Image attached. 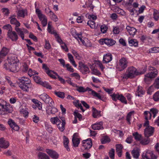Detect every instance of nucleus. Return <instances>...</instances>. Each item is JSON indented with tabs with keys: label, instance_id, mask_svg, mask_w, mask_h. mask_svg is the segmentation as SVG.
Here are the masks:
<instances>
[{
	"label": "nucleus",
	"instance_id": "f257e3e1",
	"mask_svg": "<svg viewBox=\"0 0 159 159\" xmlns=\"http://www.w3.org/2000/svg\"><path fill=\"white\" fill-rule=\"evenodd\" d=\"M17 83L19 87L24 91L28 92L29 89L32 87V84L30 79L25 76L19 78Z\"/></svg>",
	"mask_w": 159,
	"mask_h": 159
},
{
	"label": "nucleus",
	"instance_id": "f03ea898",
	"mask_svg": "<svg viewBox=\"0 0 159 159\" xmlns=\"http://www.w3.org/2000/svg\"><path fill=\"white\" fill-rule=\"evenodd\" d=\"M146 71V69H144L143 71H138L133 66L129 67L127 70L126 74L124 75L123 78L125 79L134 78L136 76L143 74Z\"/></svg>",
	"mask_w": 159,
	"mask_h": 159
},
{
	"label": "nucleus",
	"instance_id": "7ed1b4c3",
	"mask_svg": "<svg viewBox=\"0 0 159 159\" xmlns=\"http://www.w3.org/2000/svg\"><path fill=\"white\" fill-rule=\"evenodd\" d=\"M11 109L10 105L7 103L6 101L3 99H0V114L3 115L4 113V111H7L10 113L11 112Z\"/></svg>",
	"mask_w": 159,
	"mask_h": 159
},
{
	"label": "nucleus",
	"instance_id": "20e7f679",
	"mask_svg": "<svg viewBox=\"0 0 159 159\" xmlns=\"http://www.w3.org/2000/svg\"><path fill=\"white\" fill-rule=\"evenodd\" d=\"M128 61L125 58L122 57L119 60L117 66V69L118 70L121 71L128 66Z\"/></svg>",
	"mask_w": 159,
	"mask_h": 159
},
{
	"label": "nucleus",
	"instance_id": "39448f33",
	"mask_svg": "<svg viewBox=\"0 0 159 159\" xmlns=\"http://www.w3.org/2000/svg\"><path fill=\"white\" fill-rule=\"evenodd\" d=\"M39 97L46 103L49 104L51 107L53 106L54 104L53 100L46 93H44L41 94Z\"/></svg>",
	"mask_w": 159,
	"mask_h": 159
},
{
	"label": "nucleus",
	"instance_id": "423d86ee",
	"mask_svg": "<svg viewBox=\"0 0 159 159\" xmlns=\"http://www.w3.org/2000/svg\"><path fill=\"white\" fill-rule=\"evenodd\" d=\"M111 96L113 101H116L117 100H118L125 104H126L127 103L125 98L122 94H119L114 93L111 95Z\"/></svg>",
	"mask_w": 159,
	"mask_h": 159
},
{
	"label": "nucleus",
	"instance_id": "0eeeda50",
	"mask_svg": "<svg viewBox=\"0 0 159 159\" xmlns=\"http://www.w3.org/2000/svg\"><path fill=\"white\" fill-rule=\"evenodd\" d=\"M142 159H157V157L154 155L152 151L148 150L142 154Z\"/></svg>",
	"mask_w": 159,
	"mask_h": 159
},
{
	"label": "nucleus",
	"instance_id": "6e6552de",
	"mask_svg": "<svg viewBox=\"0 0 159 159\" xmlns=\"http://www.w3.org/2000/svg\"><path fill=\"white\" fill-rule=\"evenodd\" d=\"M79 70L83 74H86L89 72V69L88 66L82 62H79Z\"/></svg>",
	"mask_w": 159,
	"mask_h": 159
},
{
	"label": "nucleus",
	"instance_id": "1a4fd4ad",
	"mask_svg": "<svg viewBox=\"0 0 159 159\" xmlns=\"http://www.w3.org/2000/svg\"><path fill=\"white\" fill-rule=\"evenodd\" d=\"M148 69L150 70H152V71L146 74L147 77H150L151 79L155 77L157 75L158 72L157 70L154 67L152 66H149L148 67Z\"/></svg>",
	"mask_w": 159,
	"mask_h": 159
},
{
	"label": "nucleus",
	"instance_id": "9d476101",
	"mask_svg": "<svg viewBox=\"0 0 159 159\" xmlns=\"http://www.w3.org/2000/svg\"><path fill=\"white\" fill-rule=\"evenodd\" d=\"M9 49L3 47L0 52V63L3 60L5 57L9 52Z\"/></svg>",
	"mask_w": 159,
	"mask_h": 159
},
{
	"label": "nucleus",
	"instance_id": "9b49d317",
	"mask_svg": "<svg viewBox=\"0 0 159 159\" xmlns=\"http://www.w3.org/2000/svg\"><path fill=\"white\" fill-rule=\"evenodd\" d=\"M154 131V128L150 126H148V127L146 128L144 131V133L145 137H149L152 135Z\"/></svg>",
	"mask_w": 159,
	"mask_h": 159
},
{
	"label": "nucleus",
	"instance_id": "f8f14e48",
	"mask_svg": "<svg viewBox=\"0 0 159 159\" xmlns=\"http://www.w3.org/2000/svg\"><path fill=\"white\" fill-rule=\"evenodd\" d=\"M46 152L53 159H57L59 157V154L55 151L49 149H46Z\"/></svg>",
	"mask_w": 159,
	"mask_h": 159
},
{
	"label": "nucleus",
	"instance_id": "ddd939ff",
	"mask_svg": "<svg viewBox=\"0 0 159 159\" xmlns=\"http://www.w3.org/2000/svg\"><path fill=\"white\" fill-rule=\"evenodd\" d=\"M83 147L84 149H89L92 147V142L91 139L84 140L82 142Z\"/></svg>",
	"mask_w": 159,
	"mask_h": 159
},
{
	"label": "nucleus",
	"instance_id": "4468645a",
	"mask_svg": "<svg viewBox=\"0 0 159 159\" xmlns=\"http://www.w3.org/2000/svg\"><path fill=\"white\" fill-rule=\"evenodd\" d=\"M8 37L13 41H16L18 39V36L15 31H9L7 32Z\"/></svg>",
	"mask_w": 159,
	"mask_h": 159
},
{
	"label": "nucleus",
	"instance_id": "2eb2a0df",
	"mask_svg": "<svg viewBox=\"0 0 159 159\" xmlns=\"http://www.w3.org/2000/svg\"><path fill=\"white\" fill-rule=\"evenodd\" d=\"M8 123L12 129L15 131H18L19 129V126L16 124L14 121L11 119H9L8 121Z\"/></svg>",
	"mask_w": 159,
	"mask_h": 159
},
{
	"label": "nucleus",
	"instance_id": "dca6fc26",
	"mask_svg": "<svg viewBox=\"0 0 159 159\" xmlns=\"http://www.w3.org/2000/svg\"><path fill=\"white\" fill-rule=\"evenodd\" d=\"M112 56L110 53H107L103 55L102 62L103 63H107L110 62L112 60Z\"/></svg>",
	"mask_w": 159,
	"mask_h": 159
},
{
	"label": "nucleus",
	"instance_id": "f3484780",
	"mask_svg": "<svg viewBox=\"0 0 159 159\" xmlns=\"http://www.w3.org/2000/svg\"><path fill=\"white\" fill-rule=\"evenodd\" d=\"M103 122L100 121L92 125V128L94 130H100L103 129L102 126Z\"/></svg>",
	"mask_w": 159,
	"mask_h": 159
},
{
	"label": "nucleus",
	"instance_id": "a211bd4d",
	"mask_svg": "<svg viewBox=\"0 0 159 159\" xmlns=\"http://www.w3.org/2000/svg\"><path fill=\"white\" fill-rule=\"evenodd\" d=\"M103 42L109 46H111L114 45L116 42L111 39L105 38L103 39Z\"/></svg>",
	"mask_w": 159,
	"mask_h": 159
},
{
	"label": "nucleus",
	"instance_id": "6ab92c4d",
	"mask_svg": "<svg viewBox=\"0 0 159 159\" xmlns=\"http://www.w3.org/2000/svg\"><path fill=\"white\" fill-rule=\"evenodd\" d=\"M45 10L47 11V13L49 15L52 20L55 22H57L58 21V19L57 16L51 10H50L49 8H48V9H45Z\"/></svg>",
	"mask_w": 159,
	"mask_h": 159
},
{
	"label": "nucleus",
	"instance_id": "aec40b11",
	"mask_svg": "<svg viewBox=\"0 0 159 159\" xmlns=\"http://www.w3.org/2000/svg\"><path fill=\"white\" fill-rule=\"evenodd\" d=\"M15 16L13 15L11 16L9 19H11L10 22L11 24H14L16 25L15 27H19L20 26V23L16 20L15 17Z\"/></svg>",
	"mask_w": 159,
	"mask_h": 159
},
{
	"label": "nucleus",
	"instance_id": "412c9836",
	"mask_svg": "<svg viewBox=\"0 0 159 159\" xmlns=\"http://www.w3.org/2000/svg\"><path fill=\"white\" fill-rule=\"evenodd\" d=\"M9 145L8 141L5 140L2 138L0 139V147L6 148L8 147Z\"/></svg>",
	"mask_w": 159,
	"mask_h": 159
},
{
	"label": "nucleus",
	"instance_id": "4be33fe9",
	"mask_svg": "<svg viewBox=\"0 0 159 159\" xmlns=\"http://www.w3.org/2000/svg\"><path fill=\"white\" fill-rule=\"evenodd\" d=\"M126 29L127 31L129 33L130 35L134 36L137 30L135 28L133 27H130L129 26H127Z\"/></svg>",
	"mask_w": 159,
	"mask_h": 159
},
{
	"label": "nucleus",
	"instance_id": "5701e85b",
	"mask_svg": "<svg viewBox=\"0 0 159 159\" xmlns=\"http://www.w3.org/2000/svg\"><path fill=\"white\" fill-rule=\"evenodd\" d=\"M145 93L143 88L141 86H139L137 88V90L135 93L136 96L138 97H142Z\"/></svg>",
	"mask_w": 159,
	"mask_h": 159
},
{
	"label": "nucleus",
	"instance_id": "b1692460",
	"mask_svg": "<svg viewBox=\"0 0 159 159\" xmlns=\"http://www.w3.org/2000/svg\"><path fill=\"white\" fill-rule=\"evenodd\" d=\"M116 151L117 153L118 156L119 157H120L121 156L122 149L123 148V146L121 144H117L116 145Z\"/></svg>",
	"mask_w": 159,
	"mask_h": 159
},
{
	"label": "nucleus",
	"instance_id": "393cba45",
	"mask_svg": "<svg viewBox=\"0 0 159 159\" xmlns=\"http://www.w3.org/2000/svg\"><path fill=\"white\" fill-rule=\"evenodd\" d=\"M69 141L68 139L66 136H64L63 138V143L64 147L68 151H70V150L69 147L68 143Z\"/></svg>",
	"mask_w": 159,
	"mask_h": 159
},
{
	"label": "nucleus",
	"instance_id": "a878e982",
	"mask_svg": "<svg viewBox=\"0 0 159 159\" xmlns=\"http://www.w3.org/2000/svg\"><path fill=\"white\" fill-rule=\"evenodd\" d=\"M17 67V66L16 64L14 63L13 62V63H11L10 64L9 70L13 72H17L18 70Z\"/></svg>",
	"mask_w": 159,
	"mask_h": 159
},
{
	"label": "nucleus",
	"instance_id": "bb28decb",
	"mask_svg": "<svg viewBox=\"0 0 159 159\" xmlns=\"http://www.w3.org/2000/svg\"><path fill=\"white\" fill-rule=\"evenodd\" d=\"M41 22V24L43 27L46 26L47 24V19L45 15H42L39 18Z\"/></svg>",
	"mask_w": 159,
	"mask_h": 159
},
{
	"label": "nucleus",
	"instance_id": "cd10ccee",
	"mask_svg": "<svg viewBox=\"0 0 159 159\" xmlns=\"http://www.w3.org/2000/svg\"><path fill=\"white\" fill-rule=\"evenodd\" d=\"M66 125V122H61L60 120L59 122L57 124V126L60 131H63L65 129V126Z\"/></svg>",
	"mask_w": 159,
	"mask_h": 159
},
{
	"label": "nucleus",
	"instance_id": "c85d7f7f",
	"mask_svg": "<svg viewBox=\"0 0 159 159\" xmlns=\"http://www.w3.org/2000/svg\"><path fill=\"white\" fill-rule=\"evenodd\" d=\"M27 10L26 9H22L18 11L17 13L18 16L24 18L25 15H27Z\"/></svg>",
	"mask_w": 159,
	"mask_h": 159
},
{
	"label": "nucleus",
	"instance_id": "c756f323",
	"mask_svg": "<svg viewBox=\"0 0 159 159\" xmlns=\"http://www.w3.org/2000/svg\"><path fill=\"white\" fill-rule=\"evenodd\" d=\"M128 43L129 45L131 46H134L135 47H138V42L136 39H131L128 40Z\"/></svg>",
	"mask_w": 159,
	"mask_h": 159
},
{
	"label": "nucleus",
	"instance_id": "7c9ffc66",
	"mask_svg": "<svg viewBox=\"0 0 159 159\" xmlns=\"http://www.w3.org/2000/svg\"><path fill=\"white\" fill-rule=\"evenodd\" d=\"M92 115L93 117L94 118H97L101 116L100 111H98L96 108L94 107L92 109Z\"/></svg>",
	"mask_w": 159,
	"mask_h": 159
},
{
	"label": "nucleus",
	"instance_id": "2f4dec72",
	"mask_svg": "<svg viewBox=\"0 0 159 159\" xmlns=\"http://www.w3.org/2000/svg\"><path fill=\"white\" fill-rule=\"evenodd\" d=\"M90 93L93 97L97 98L98 99L102 101H104V100L103 99V97L101 95L100 93H98L95 91H92V93Z\"/></svg>",
	"mask_w": 159,
	"mask_h": 159
},
{
	"label": "nucleus",
	"instance_id": "473e14b6",
	"mask_svg": "<svg viewBox=\"0 0 159 159\" xmlns=\"http://www.w3.org/2000/svg\"><path fill=\"white\" fill-rule=\"evenodd\" d=\"M131 154L134 158L137 159L139 155V150L137 149H134L132 151Z\"/></svg>",
	"mask_w": 159,
	"mask_h": 159
},
{
	"label": "nucleus",
	"instance_id": "72a5a7b5",
	"mask_svg": "<svg viewBox=\"0 0 159 159\" xmlns=\"http://www.w3.org/2000/svg\"><path fill=\"white\" fill-rule=\"evenodd\" d=\"M15 30L17 32L19 35L21 37L22 39L24 40V34L23 31L21 29L18 28V27H15Z\"/></svg>",
	"mask_w": 159,
	"mask_h": 159
},
{
	"label": "nucleus",
	"instance_id": "f704fd0d",
	"mask_svg": "<svg viewBox=\"0 0 159 159\" xmlns=\"http://www.w3.org/2000/svg\"><path fill=\"white\" fill-rule=\"evenodd\" d=\"M67 56L70 62L75 67H76L77 66V65L76 64L75 61L74 60L72 55L70 53H68Z\"/></svg>",
	"mask_w": 159,
	"mask_h": 159
},
{
	"label": "nucleus",
	"instance_id": "c9c22d12",
	"mask_svg": "<svg viewBox=\"0 0 159 159\" xmlns=\"http://www.w3.org/2000/svg\"><path fill=\"white\" fill-rule=\"evenodd\" d=\"M75 117L77 118H78L80 121L83 120L82 115L79 113L77 110H75L73 113Z\"/></svg>",
	"mask_w": 159,
	"mask_h": 159
},
{
	"label": "nucleus",
	"instance_id": "e433bc0d",
	"mask_svg": "<svg viewBox=\"0 0 159 159\" xmlns=\"http://www.w3.org/2000/svg\"><path fill=\"white\" fill-rule=\"evenodd\" d=\"M150 113L151 114V115L153 118H154L157 116V114L158 112V111L157 109L155 108H152L150 109V111H149Z\"/></svg>",
	"mask_w": 159,
	"mask_h": 159
},
{
	"label": "nucleus",
	"instance_id": "4c0bfd02",
	"mask_svg": "<svg viewBox=\"0 0 159 159\" xmlns=\"http://www.w3.org/2000/svg\"><path fill=\"white\" fill-rule=\"evenodd\" d=\"M55 73H57L54 71L51 70H48L47 72H46L47 74L50 77L55 79H57V77H56L55 75H53L54 74L56 75V74Z\"/></svg>",
	"mask_w": 159,
	"mask_h": 159
},
{
	"label": "nucleus",
	"instance_id": "58836bf2",
	"mask_svg": "<svg viewBox=\"0 0 159 159\" xmlns=\"http://www.w3.org/2000/svg\"><path fill=\"white\" fill-rule=\"evenodd\" d=\"M134 139L137 141H139L141 140L142 138V136L141 134L138 133V132H135L132 134Z\"/></svg>",
	"mask_w": 159,
	"mask_h": 159
},
{
	"label": "nucleus",
	"instance_id": "ea45409f",
	"mask_svg": "<svg viewBox=\"0 0 159 159\" xmlns=\"http://www.w3.org/2000/svg\"><path fill=\"white\" fill-rule=\"evenodd\" d=\"M134 111H133L129 112L127 115L126 120L129 124H130V120L132 118V115L134 113Z\"/></svg>",
	"mask_w": 159,
	"mask_h": 159
},
{
	"label": "nucleus",
	"instance_id": "a19ab883",
	"mask_svg": "<svg viewBox=\"0 0 159 159\" xmlns=\"http://www.w3.org/2000/svg\"><path fill=\"white\" fill-rule=\"evenodd\" d=\"M38 157L40 159H47L49 157L46 154L42 152L39 153Z\"/></svg>",
	"mask_w": 159,
	"mask_h": 159
},
{
	"label": "nucleus",
	"instance_id": "79ce46f5",
	"mask_svg": "<svg viewBox=\"0 0 159 159\" xmlns=\"http://www.w3.org/2000/svg\"><path fill=\"white\" fill-rule=\"evenodd\" d=\"M60 120L57 117H53L50 119V121L53 125L56 124L59 122Z\"/></svg>",
	"mask_w": 159,
	"mask_h": 159
},
{
	"label": "nucleus",
	"instance_id": "37998d69",
	"mask_svg": "<svg viewBox=\"0 0 159 159\" xmlns=\"http://www.w3.org/2000/svg\"><path fill=\"white\" fill-rule=\"evenodd\" d=\"M54 93L58 97L61 98H64L65 97V93L63 92L55 91Z\"/></svg>",
	"mask_w": 159,
	"mask_h": 159
},
{
	"label": "nucleus",
	"instance_id": "c03bdc74",
	"mask_svg": "<svg viewBox=\"0 0 159 159\" xmlns=\"http://www.w3.org/2000/svg\"><path fill=\"white\" fill-rule=\"evenodd\" d=\"M150 142V139L148 137L143 139L140 141V143L143 145H146L148 144Z\"/></svg>",
	"mask_w": 159,
	"mask_h": 159
},
{
	"label": "nucleus",
	"instance_id": "a18cd8bd",
	"mask_svg": "<svg viewBox=\"0 0 159 159\" xmlns=\"http://www.w3.org/2000/svg\"><path fill=\"white\" fill-rule=\"evenodd\" d=\"M143 114L145 116V119L146 120H148L151 119L152 116L151 115V114L150 113L149 111H144Z\"/></svg>",
	"mask_w": 159,
	"mask_h": 159
},
{
	"label": "nucleus",
	"instance_id": "49530a36",
	"mask_svg": "<svg viewBox=\"0 0 159 159\" xmlns=\"http://www.w3.org/2000/svg\"><path fill=\"white\" fill-rule=\"evenodd\" d=\"M153 18L155 20L157 21L159 18V12L156 10H154L153 13Z\"/></svg>",
	"mask_w": 159,
	"mask_h": 159
},
{
	"label": "nucleus",
	"instance_id": "de8ad7c7",
	"mask_svg": "<svg viewBox=\"0 0 159 159\" xmlns=\"http://www.w3.org/2000/svg\"><path fill=\"white\" fill-rule=\"evenodd\" d=\"M40 84L48 89H52V87H51V86L49 85L48 83L47 82L42 81V82H41Z\"/></svg>",
	"mask_w": 159,
	"mask_h": 159
},
{
	"label": "nucleus",
	"instance_id": "09e8293b",
	"mask_svg": "<svg viewBox=\"0 0 159 159\" xmlns=\"http://www.w3.org/2000/svg\"><path fill=\"white\" fill-rule=\"evenodd\" d=\"M153 99L155 102L159 101V90L153 94Z\"/></svg>",
	"mask_w": 159,
	"mask_h": 159
},
{
	"label": "nucleus",
	"instance_id": "8fccbe9b",
	"mask_svg": "<svg viewBox=\"0 0 159 159\" xmlns=\"http://www.w3.org/2000/svg\"><path fill=\"white\" fill-rule=\"evenodd\" d=\"M87 24L92 29H94L96 27V24L94 21L89 20L88 21Z\"/></svg>",
	"mask_w": 159,
	"mask_h": 159
},
{
	"label": "nucleus",
	"instance_id": "3c124183",
	"mask_svg": "<svg viewBox=\"0 0 159 159\" xmlns=\"http://www.w3.org/2000/svg\"><path fill=\"white\" fill-rule=\"evenodd\" d=\"M72 142L73 146L75 147H76L78 146L79 144L80 143V140L79 139H72Z\"/></svg>",
	"mask_w": 159,
	"mask_h": 159
},
{
	"label": "nucleus",
	"instance_id": "603ef678",
	"mask_svg": "<svg viewBox=\"0 0 159 159\" xmlns=\"http://www.w3.org/2000/svg\"><path fill=\"white\" fill-rule=\"evenodd\" d=\"M20 112L21 114L23 115V116L25 117L28 116V112L25 109L20 108Z\"/></svg>",
	"mask_w": 159,
	"mask_h": 159
},
{
	"label": "nucleus",
	"instance_id": "864d4df0",
	"mask_svg": "<svg viewBox=\"0 0 159 159\" xmlns=\"http://www.w3.org/2000/svg\"><path fill=\"white\" fill-rule=\"evenodd\" d=\"M109 156L111 159H114L115 158V150L111 148L109 152Z\"/></svg>",
	"mask_w": 159,
	"mask_h": 159
},
{
	"label": "nucleus",
	"instance_id": "5fc2aeb1",
	"mask_svg": "<svg viewBox=\"0 0 159 159\" xmlns=\"http://www.w3.org/2000/svg\"><path fill=\"white\" fill-rule=\"evenodd\" d=\"M45 129L50 133H51L53 131V129L51 125L45 123Z\"/></svg>",
	"mask_w": 159,
	"mask_h": 159
},
{
	"label": "nucleus",
	"instance_id": "6e6d98bb",
	"mask_svg": "<svg viewBox=\"0 0 159 159\" xmlns=\"http://www.w3.org/2000/svg\"><path fill=\"white\" fill-rule=\"evenodd\" d=\"M33 78L34 79V80L36 83L39 84H41V82H42V81L40 79V78L38 76H33Z\"/></svg>",
	"mask_w": 159,
	"mask_h": 159
},
{
	"label": "nucleus",
	"instance_id": "4d7b16f0",
	"mask_svg": "<svg viewBox=\"0 0 159 159\" xmlns=\"http://www.w3.org/2000/svg\"><path fill=\"white\" fill-rule=\"evenodd\" d=\"M154 85L155 88L157 89L159 88V76H158L155 79L154 83Z\"/></svg>",
	"mask_w": 159,
	"mask_h": 159
},
{
	"label": "nucleus",
	"instance_id": "13d9d810",
	"mask_svg": "<svg viewBox=\"0 0 159 159\" xmlns=\"http://www.w3.org/2000/svg\"><path fill=\"white\" fill-rule=\"evenodd\" d=\"M45 45L44 48L45 49L48 50L51 48V46L50 43L49 41L47 40L46 39H45Z\"/></svg>",
	"mask_w": 159,
	"mask_h": 159
},
{
	"label": "nucleus",
	"instance_id": "bf43d9fd",
	"mask_svg": "<svg viewBox=\"0 0 159 159\" xmlns=\"http://www.w3.org/2000/svg\"><path fill=\"white\" fill-rule=\"evenodd\" d=\"M159 52V47H155L151 48L150 49V53H157Z\"/></svg>",
	"mask_w": 159,
	"mask_h": 159
},
{
	"label": "nucleus",
	"instance_id": "052dcab7",
	"mask_svg": "<svg viewBox=\"0 0 159 159\" xmlns=\"http://www.w3.org/2000/svg\"><path fill=\"white\" fill-rule=\"evenodd\" d=\"M28 75L30 76L31 77L32 76L34 75L37 74L38 73L36 72L34 70H32L31 69H30L28 71Z\"/></svg>",
	"mask_w": 159,
	"mask_h": 159
},
{
	"label": "nucleus",
	"instance_id": "680f3d73",
	"mask_svg": "<svg viewBox=\"0 0 159 159\" xmlns=\"http://www.w3.org/2000/svg\"><path fill=\"white\" fill-rule=\"evenodd\" d=\"M71 52L76 58L78 59H80V57L77 51L74 49H72L71 50Z\"/></svg>",
	"mask_w": 159,
	"mask_h": 159
},
{
	"label": "nucleus",
	"instance_id": "e2e57ef3",
	"mask_svg": "<svg viewBox=\"0 0 159 159\" xmlns=\"http://www.w3.org/2000/svg\"><path fill=\"white\" fill-rule=\"evenodd\" d=\"M110 139L108 137H105L101 140V143L102 144H105L110 141Z\"/></svg>",
	"mask_w": 159,
	"mask_h": 159
},
{
	"label": "nucleus",
	"instance_id": "0e129e2a",
	"mask_svg": "<svg viewBox=\"0 0 159 159\" xmlns=\"http://www.w3.org/2000/svg\"><path fill=\"white\" fill-rule=\"evenodd\" d=\"M3 28L4 29L8 30V32L12 30V27L11 25L10 24L5 25L3 26Z\"/></svg>",
	"mask_w": 159,
	"mask_h": 159
},
{
	"label": "nucleus",
	"instance_id": "69168bd1",
	"mask_svg": "<svg viewBox=\"0 0 159 159\" xmlns=\"http://www.w3.org/2000/svg\"><path fill=\"white\" fill-rule=\"evenodd\" d=\"M107 28V26L103 25H102L100 27L101 31L102 33H105L106 32Z\"/></svg>",
	"mask_w": 159,
	"mask_h": 159
},
{
	"label": "nucleus",
	"instance_id": "338daca9",
	"mask_svg": "<svg viewBox=\"0 0 159 159\" xmlns=\"http://www.w3.org/2000/svg\"><path fill=\"white\" fill-rule=\"evenodd\" d=\"M76 90L80 93H84L85 92V89L82 86L77 87Z\"/></svg>",
	"mask_w": 159,
	"mask_h": 159
},
{
	"label": "nucleus",
	"instance_id": "774afa93",
	"mask_svg": "<svg viewBox=\"0 0 159 159\" xmlns=\"http://www.w3.org/2000/svg\"><path fill=\"white\" fill-rule=\"evenodd\" d=\"M2 11L3 14L6 16H8L10 13L9 9L7 8H3L2 9Z\"/></svg>",
	"mask_w": 159,
	"mask_h": 159
}]
</instances>
